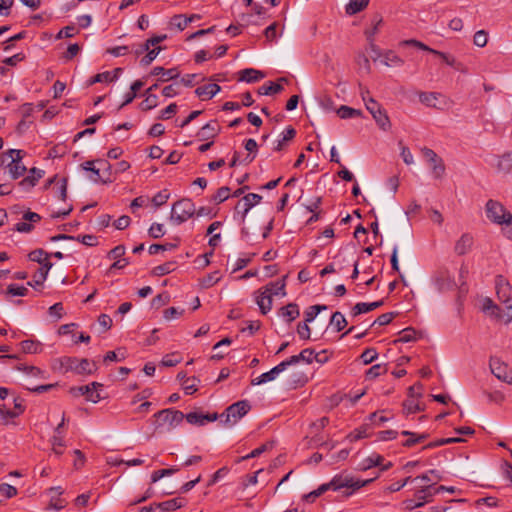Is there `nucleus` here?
<instances>
[{
    "mask_svg": "<svg viewBox=\"0 0 512 512\" xmlns=\"http://www.w3.org/2000/svg\"><path fill=\"white\" fill-rule=\"evenodd\" d=\"M54 369L62 373L73 371L77 374H91L97 367L94 362L88 359H78L76 357H62L55 361Z\"/></svg>",
    "mask_w": 512,
    "mask_h": 512,
    "instance_id": "obj_1",
    "label": "nucleus"
},
{
    "mask_svg": "<svg viewBox=\"0 0 512 512\" xmlns=\"http://www.w3.org/2000/svg\"><path fill=\"white\" fill-rule=\"evenodd\" d=\"M487 218L494 224L501 226L512 225V213L505 206L493 199H489L485 204Z\"/></svg>",
    "mask_w": 512,
    "mask_h": 512,
    "instance_id": "obj_2",
    "label": "nucleus"
},
{
    "mask_svg": "<svg viewBox=\"0 0 512 512\" xmlns=\"http://www.w3.org/2000/svg\"><path fill=\"white\" fill-rule=\"evenodd\" d=\"M373 479L360 480L355 479L348 475H336L334 476L330 482L324 483V486L327 487L328 490L338 491L342 488L351 489L350 492L346 493L347 496L351 495L354 491L360 489L361 487L366 486L371 483Z\"/></svg>",
    "mask_w": 512,
    "mask_h": 512,
    "instance_id": "obj_3",
    "label": "nucleus"
},
{
    "mask_svg": "<svg viewBox=\"0 0 512 512\" xmlns=\"http://www.w3.org/2000/svg\"><path fill=\"white\" fill-rule=\"evenodd\" d=\"M196 213L195 204L188 198L176 201L172 205L170 221L175 225H180L189 220Z\"/></svg>",
    "mask_w": 512,
    "mask_h": 512,
    "instance_id": "obj_4",
    "label": "nucleus"
},
{
    "mask_svg": "<svg viewBox=\"0 0 512 512\" xmlns=\"http://www.w3.org/2000/svg\"><path fill=\"white\" fill-rule=\"evenodd\" d=\"M153 417L155 418V429L166 426L168 430H171L183 421L184 414L179 410L163 409L155 413Z\"/></svg>",
    "mask_w": 512,
    "mask_h": 512,
    "instance_id": "obj_5",
    "label": "nucleus"
},
{
    "mask_svg": "<svg viewBox=\"0 0 512 512\" xmlns=\"http://www.w3.org/2000/svg\"><path fill=\"white\" fill-rule=\"evenodd\" d=\"M251 409L247 400H241L230 405L224 413L220 415L221 421L226 425H233Z\"/></svg>",
    "mask_w": 512,
    "mask_h": 512,
    "instance_id": "obj_6",
    "label": "nucleus"
},
{
    "mask_svg": "<svg viewBox=\"0 0 512 512\" xmlns=\"http://www.w3.org/2000/svg\"><path fill=\"white\" fill-rule=\"evenodd\" d=\"M435 488L433 484L424 485L415 493V498H419V502H415L413 499H407L403 501V506L406 510H413L416 508H420L431 501L432 497L437 494L435 492Z\"/></svg>",
    "mask_w": 512,
    "mask_h": 512,
    "instance_id": "obj_7",
    "label": "nucleus"
},
{
    "mask_svg": "<svg viewBox=\"0 0 512 512\" xmlns=\"http://www.w3.org/2000/svg\"><path fill=\"white\" fill-rule=\"evenodd\" d=\"M366 109L371 113L372 117L379 125V127L387 131L391 127V123L389 117L384 109H382L381 105L373 98H369L366 102Z\"/></svg>",
    "mask_w": 512,
    "mask_h": 512,
    "instance_id": "obj_8",
    "label": "nucleus"
},
{
    "mask_svg": "<svg viewBox=\"0 0 512 512\" xmlns=\"http://www.w3.org/2000/svg\"><path fill=\"white\" fill-rule=\"evenodd\" d=\"M400 46H413L415 48H418L420 50H423V51H427L429 53H432L434 55H437L439 56L440 58L443 59V61L449 65V66H454L455 63H456V60L454 57L450 56L449 54H446L444 52H441V51H438V50H435V49H432L430 48L429 46H427L426 44H424L423 42L421 41H418V40H415V39H408V40H403L399 43Z\"/></svg>",
    "mask_w": 512,
    "mask_h": 512,
    "instance_id": "obj_9",
    "label": "nucleus"
},
{
    "mask_svg": "<svg viewBox=\"0 0 512 512\" xmlns=\"http://www.w3.org/2000/svg\"><path fill=\"white\" fill-rule=\"evenodd\" d=\"M490 369L496 378L508 384H512V369H510L507 364L501 362L498 358H491Z\"/></svg>",
    "mask_w": 512,
    "mask_h": 512,
    "instance_id": "obj_10",
    "label": "nucleus"
},
{
    "mask_svg": "<svg viewBox=\"0 0 512 512\" xmlns=\"http://www.w3.org/2000/svg\"><path fill=\"white\" fill-rule=\"evenodd\" d=\"M272 286L266 285L256 292V303L262 314H267L272 308Z\"/></svg>",
    "mask_w": 512,
    "mask_h": 512,
    "instance_id": "obj_11",
    "label": "nucleus"
},
{
    "mask_svg": "<svg viewBox=\"0 0 512 512\" xmlns=\"http://www.w3.org/2000/svg\"><path fill=\"white\" fill-rule=\"evenodd\" d=\"M434 283L441 292L453 289L456 284L447 269H439L434 276Z\"/></svg>",
    "mask_w": 512,
    "mask_h": 512,
    "instance_id": "obj_12",
    "label": "nucleus"
},
{
    "mask_svg": "<svg viewBox=\"0 0 512 512\" xmlns=\"http://www.w3.org/2000/svg\"><path fill=\"white\" fill-rule=\"evenodd\" d=\"M23 220L15 225V230L21 233H29L33 229V223L39 222L41 216L38 213L27 211L23 215Z\"/></svg>",
    "mask_w": 512,
    "mask_h": 512,
    "instance_id": "obj_13",
    "label": "nucleus"
},
{
    "mask_svg": "<svg viewBox=\"0 0 512 512\" xmlns=\"http://www.w3.org/2000/svg\"><path fill=\"white\" fill-rule=\"evenodd\" d=\"M184 418L188 423L192 425H204L206 422H213L218 418L217 413L213 414H202L198 412H190L184 415Z\"/></svg>",
    "mask_w": 512,
    "mask_h": 512,
    "instance_id": "obj_14",
    "label": "nucleus"
},
{
    "mask_svg": "<svg viewBox=\"0 0 512 512\" xmlns=\"http://www.w3.org/2000/svg\"><path fill=\"white\" fill-rule=\"evenodd\" d=\"M153 76H160L159 81L167 82L179 78V71L177 68L165 69L161 66L154 67L151 72Z\"/></svg>",
    "mask_w": 512,
    "mask_h": 512,
    "instance_id": "obj_15",
    "label": "nucleus"
},
{
    "mask_svg": "<svg viewBox=\"0 0 512 512\" xmlns=\"http://www.w3.org/2000/svg\"><path fill=\"white\" fill-rule=\"evenodd\" d=\"M121 72H122L121 68H116L113 71H105L102 73H98L89 79L88 85H93L95 83H102V82H106V83L113 82L118 78V76Z\"/></svg>",
    "mask_w": 512,
    "mask_h": 512,
    "instance_id": "obj_16",
    "label": "nucleus"
},
{
    "mask_svg": "<svg viewBox=\"0 0 512 512\" xmlns=\"http://www.w3.org/2000/svg\"><path fill=\"white\" fill-rule=\"evenodd\" d=\"M221 90L220 86L216 83H209L198 87L195 90L196 95L202 100H209L214 97Z\"/></svg>",
    "mask_w": 512,
    "mask_h": 512,
    "instance_id": "obj_17",
    "label": "nucleus"
},
{
    "mask_svg": "<svg viewBox=\"0 0 512 512\" xmlns=\"http://www.w3.org/2000/svg\"><path fill=\"white\" fill-rule=\"evenodd\" d=\"M473 245V237L466 233L463 234L456 242L454 251L457 255L467 254Z\"/></svg>",
    "mask_w": 512,
    "mask_h": 512,
    "instance_id": "obj_18",
    "label": "nucleus"
},
{
    "mask_svg": "<svg viewBox=\"0 0 512 512\" xmlns=\"http://www.w3.org/2000/svg\"><path fill=\"white\" fill-rule=\"evenodd\" d=\"M53 264L51 262H45L44 266H41L38 271L34 274L33 280L29 281L27 284L31 287L42 286L44 281L47 278V275L52 268Z\"/></svg>",
    "mask_w": 512,
    "mask_h": 512,
    "instance_id": "obj_19",
    "label": "nucleus"
},
{
    "mask_svg": "<svg viewBox=\"0 0 512 512\" xmlns=\"http://www.w3.org/2000/svg\"><path fill=\"white\" fill-rule=\"evenodd\" d=\"M281 372H283V369L281 368L280 364H278L275 367H273L270 371L265 372L260 376L252 379L251 384L256 386L264 384L266 382L273 381Z\"/></svg>",
    "mask_w": 512,
    "mask_h": 512,
    "instance_id": "obj_20",
    "label": "nucleus"
},
{
    "mask_svg": "<svg viewBox=\"0 0 512 512\" xmlns=\"http://www.w3.org/2000/svg\"><path fill=\"white\" fill-rule=\"evenodd\" d=\"M220 131V127L217 121H211L205 124L198 132L200 140H208L217 136Z\"/></svg>",
    "mask_w": 512,
    "mask_h": 512,
    "instance_id": "obj_21",
    "label": "nucleus"
},
{
    "mask_svg": "<svg viewBox=\"0 0 512 512\" xmlns=\"http://www.w3.org/2000/svg\"><path fill=\"white\" fill-rule=\"evenodd\" d=\"M496 169L502 174H509L512 171V151L498 157Z\"/></svg>",
    "mask_w": 512,
    "mask_h": 512,
    "instance_id": "obj_22",
    "label": "nucleus"
},
{
    "mask_svg": "<svg viewBox=\"0 0 512 512\" xmlns=\"http://www.w3.org/2000/svg\"><path fill=\"white\" fill-rule=\"evenodd\" d=\"M264 78V74L253 68H246L239 72V81H245L247 83L257 82Z\"/></svg>",
    "mask_w": 512,
    "mask_h": 512,
    "instance_id": "obj_23",
    "label": "nucleus"
},
{
    "mask_svg": "<svg viewBox=\"0 0 512 512\" xmlns=\"http://www.w3.org/2000/svg\"><path fill=\"white\" fill-rule=\"evenodd\" d=\"M482 311L497 319H502L505 316L504 313H501V309L494 304L490 298H484L482 300Z\"/></svg>",
    "mask_w": 512,
    "mask_h": 512,
    "instance_id": "obj_24",
    "label": "nucleus"
},
{
    "mask_svg": "<svg viewBox=\"0 0 512 512\" xmlns=\"http://www.w3.org/2000/svg\"><path fill=\"white\" fill-rule=\"evenodd\" d=\"M382 63L387 67H399L404 64V60L400 58L393 50L383 52Z\"/></svg>",
    "mask_w": 512,
    "mask_h": 512,
    "instance_id": "obj_25",
    "label": "nucleus"
},
{
    "mask_svg": "<svg viewBox=\"0 0 512 512\" xmlns=\"http://www.w3.org/2000/svg\"><path fill=\"white\" fill-rule=\"evenodd\" d=\"M81 167L85 171L92 172V174H93L91 176V180L92 181H94V182H102V183L111 182V179L109 177L105 179V178H103L101 176L100 169L94 167V161H86V162L81 164Z\"/></svg>",
    "mask_w": 512,
    "mask_h": 512,
    "instance_id": "obj_26",
    "label": "nucleus"
},
{
    "mask_svg": "<svg viewBox=\"0 0 512 512\" xmlns=\"http://www.w3.org/2000/svg\"><path fill=\"white\" fill-rule=\"evenodd\" d=\"M185 505L184 498H174L157 504V507L162 511H174Z\"/></svg>",
    "mask_w": 512,
    "mask_h": 512,
    "instance_id": "obj_27",
    "label": "nucleus"
},
{
    "mask_svg": "<svg viewBox=\"0 0 512 512\" xmlns=\"http://www.w3.org/2000/svg\"><path fill=\"white\" fill-rule=\"evenodd\" d=\"M280 314L282 317L287 318L288 322H292L300 315V311L297 304L289 303L280 309Z\"/></svg>",
    "mask_w": 512,
    "mask_h": 512,
    "instance_id": "obj_28",
    "label": "nucleus"
},
{
    "mask_svg": "<svg viewBox=\"0 0 512 512\" xmlns=\"http://www.w3.org/2000/svg\"><path fill=\"white\" fill-rule=\"evenodd\" d=\"M440 96L441 94L436 92H421L419 100L428 107L438 108L437 101Z\"/></svg>",
    "mask_w": 512,
    "mask_h": 512,
    "instance_id": "obj_29",
    "label": "nucleus"
},
{
    "mask_svg": "<svg viewBox=\"0 0 512 512\" xmlns=\"http://www.w3.org/2000/svg\"><path fill=\"white\" fill-rule=\"evenodd\" d=\"M261 200H262V196L259 194H256V193H249V194L245 195L242 199L244 216L249 212V210L253 206L260 203Z\"/></svg>",
    "mask_w": 512,
    "mask_h": 512,
    "instance_id": "obj_30",
    "label": "nucleus"
},
{
    "mask_svg": "<svg viewBox=\"0 0 512 512\" xmlns=\"http://www.w3.org/2000/svg\"><path fill=\"white\" fill-rule=\"evenodd\" d=\"M368 4L369 0H350L346 5V13L348 15H354L365 9Z\"/></svg>",
    "mask_w": 512,
    "mask_h": 512,
    "instance_id": "obj_31",
    "label": "nucleus"
},
{
    "mask_svg": "<svg viewBox=\"0 0 512 512\" xmlns=\"http://www.w3.org/2000/svg\"><path fill=\"white\" fill-rule=\"evenodd\" d=\"M24 353L37 354L42 351V344L35 340H24L20 343Z\"/></svg>",
    "mask_w": 512,
    "mask_h": 512,
    "instance_id": "obj_32",
    "label": "nucleus"
},
{
    "mask_svg": "<svg viewBox=\"0 0 512 512\" xmlns=\"http://www.w3.org/2000/svg\"><path fill=\"white\" fill-rule=\"evenodd\" d=\"M296 135V130L293 127H288L284 133L282 139L277 141L276 146L274 147V150L281 151L285 148L287 143L291 141Z\"/></svg>",
    "mask_w": 512,
    "mask_h": 512,
    "instance_id": "obj_33",
    "label": "nucleus"
},
{
    "mask_svg": "<svg viewBox=\"0 0 512 512\" xmlns=\"http://www.w3.org/2000/svg\"><path fill=\"white\" fill-rule=\"evenodd\" d=\"M49 256L50 255L43 249H35L28 254L30 261L37 262L41 264V266H44L45 262H50L48 259Z\"/></svg>",
    "mask_w": 512,
    "mask_h": 512,
    "instance_id": "obj_34",
    "label": "nucleus"
},
{
    "mask_svg": "<svg viewBox=\"0 0 512 512\" xmlns=\"http://www.w3.org/2000/svg\"><path fill=\"white\" fill-rule=\"evenodd\" d=\"M282 90H283V86L281 84L274 83V82H267L259 88L258 92L261 95H272V94L279 93Z\"/></svg>",
    "mask_w": 512,
    "mask_h": 512,
    "instance_id": "obj_35",
    "label": "nucleus"
},
{
    "mask_svg": "<svg viewBox=\"0 0 512 512\" xmlns=\"http://www.w3.org/2000/svg\"><path fill=\"white\" fill-rule=\"evenodd\" d=\"M337 115L341 119H349V118H354V117L361 116L362 112H361V110H357V109L351 108L349 106L342 105L337 110Z\"/></svg>",
    "mask_w": 512,
    "mask_h": 512,
    "instance_id": "obj_36",
    "label": "nucleus"
},
{
    "mask_svg": "<svg viewBox=\"0 0 512 512\" xmlns=\"http://www.w3.org/2000/svg\"><path fill=\"white\" fill-rule=\"evenodd\" d=\"M330 325L333 326L337 332L343 330L347 325V320L341 312H335L330 319Z\"/></svg>",
    "mask_w": 512,
    "mask_h": 512,
    "instance_id": "obj_37",
    "label": "nucleus"
},
{
    "mask_svg": "<svg viewBox=\"0 0 512 512\" xmlns=\"http://www.w3.org/2000/svg\"><path fill=\"white\" fill-rule=\"evenodd\" d=\"M144 96L145 99L140 104V107L143 111H148L158 106L157 95L145 92Z\"/></svg>",
    "mask_w": 512,
    "mask_h": 512,
    "instance_id": "obj_38",
    "label": "nucleus"
},
{
    "mask_svg": "<svg viewBox=\"0 0 512 512\" xmlns=\"http://www.w3.org/2000/svg\"><path fill=\"white\" fill-rule=\"evenodd\" d=\"M9 173L13 179L21 177L27 170L22 162H10L8 164Z\"/></svg>",
    "mask_w": 512,
    "mask_h": 512,
    "instance_id": "obj_39",
    "label": "nucleus"
},
{
    "mask_svg": "<svg viewBox=\"0 0 512 512\" xmlns=\"http://www.w3.org/2000/svg\"><path fill=\"white\" fill-rule=\"evenodd\" d=\"M403 410L406 414H412L423 410L417 399L410 398L403 402Z\"/></svg>",
    "mask_w": 512,
    "mask_h": 512,
    "instance_id": "obj_40",
    "label": "nucleus"
},
{
    "mask_svg": "<svg viewBox=\"0 0 512 512\" xmlns=\"http://www.w3.org/2000/svg\"><path fill=\"white\" fill-rule=\"evenodd\" d=\"M189 23H191V18H187L182 14L174 15L170 21V25L176 27L180 31L184 30Z\"/></svg>",
    "mask_w": 512,
    "mask_h": 512,
    "instance_id": "obj_41",
    "label": "nucleus"
},
{
    "mask_svg": "<svg viewBox=\"0 0 512 512\" xmlns=\"http://www.w3.org/2000/svg\"><path fill=\"white\" fill-rule=\"evenodd\" d=\"M221 279V275H220V272L219 271H214L210 274H208L207 276H205L204 278L201 279L200 281V285L202 288H210L212 287L214 284L218 283Z\"/></svg>",
    "mask_w": 512,
    "mask_h": 512,
    "instance_id": "obj_42",
    "label": "nucleus"
},
{
    "mask_svg": "<svg viewBox=\"0 0 512 512\" xmlns=\"http://www.w3.org/2000/svg\"><path fill=\"white\" fill-rule=\"evenodd\" d=\"M384 458L381 455L373 454L362 462V469L367 470L375 466H381Z\"/></svg>",
    "mask_w": 512,
    "mask_h": 512,
    "instance_id": "obj_43",
    "label": "nucleus"
},
{
    "mask_svg": "<svg viewBox=\"0 0 512 512\" xmlns=\"http://www.w3.org/2000/svg\"><path fill=\"white\" fill-rule=\"evenodd\" d=\"M179 245V239L176 238L175 243H165V244H152L149 247V253L151 255L157 254L159 251H167L177 248Z\"/></svg>",
    "mask_w": 512,
    "mask_h": 512,
    "instance_id": "obj_44",
    "label": "nucleus"
},
{
    "mask_svg": "<svg viewBox=\"0 0 512 512\" xmlns=\"http://www.w3.org/2000/svg\"><path fill=\"white\" fill-rule=\"evenodd\" d=\"M175 266H176L175 262H166L162 265L154 267L152 270V273L155 276H164V275L169 274L172 271H174Z\"/></svg>",
    "mask_w": 512,
    "mask_h": 512,
    "instance_id": "obj_45",
    "label": "nucleus"
},
{
    "mask_svg": "<svg viewBox=\"0 0 512 512\" xmlns=\"http://www.w3.org/2000/svg\"><path fill=\"white\" fill-rule=\"evenodd\" d=\"M44 172L38 171V176H34L33 174L25 177L23 180L19 182V185L23 187L24 189H29L31 187H34L38 180L42 178Z\"/></svg>",
    "mask_w": 512,
    "mask_h": 512,
    "instance_id": "obj_46",
    "label": "nucleus"
},
{
    "mask_svg": "<svg viewBox=\"0 0 512 512\" xmlns=\"http://www.w3.org/2000/svg\"><path fill=\"white\" fill-rule=\"evenodd\" d=\"M52 444L53 452L60 456L63 454V448L65 446L64 436H53L50 440Z\"/></svg>",
    "mask_w": 512,
    "mask_h": 512,
    "instance_id": "obj_47",
    "label": "nucleus"
},
{
    "mask_svg": "<svg viewBox=\"0 0 512 512\" xmlns=\"http://www.w3.org/2000/svg\"><path fill=\"white\" fill-rule=\"evenodd\" d=\"M417 332L413 328H406L400 332V337L396 342L407 343L416 340Z\"/></svg>",
    "mask_w": 512,
    "mask_h": 512,
    "instance_id": "obj_48",
    "label": "nucleus"
},
{
    "mask_svg": "<svg viewBox=\"0 0 512 512\" xmlns=\"http://www.w3.org/2000/svg\"><path fill=\"white\" fill-rule=\"evenodd\" d=\"M181 359L182 358L179 354H176V353L167 354L163 357L161 364L165 367H173V366L177 365L178 363H180Z\"/></svg>",
    "mask_w": 512,
    "mask_h": 512,
    "instance_id": "obj_49",
    "label": "nucleus"
},
{
    "mask_svg": "<svg viewBox=\"0 0 512 512\" xmlns=\"http://www.w3.org/2000/svg\"><path fill=\"white\" fill-rule=\"evenodd\" d=\"M488 42V34L485 30L477 31L473 36V43L478 47L486 46Z\"/></svg>",
    "mask_w": 512,
    "mask_h": 512,
    "instance_id": "obj_50",
    "label": "nucleus"
},
{
    "mask_svg": "<svg viewBox=\"0 0 512 512\" xmlns=\"http://www.w3.org/2000/svg\"><path fill=\"white\" fill-rule=\"evenodd\" d=\"M169 197H170V194H169L168 190L164 189V190L158 192L153 197L152 202L156 207H160L168 201Z\"/></svg>",
    "mask_w": 512,
    "mask_h": 512,
    "instance_id": "obj_51",
    "label": "nucleus"
},
{
    "mask_svg": "<svg viewBox=\"0 0 512 512\" xmlns=\"http://www.w3.org/2000/svg\"><path fill=\"white\" fill-rule=\"evenodd\" d=\"M441 479L442 477L437 470H430L427 473L417 476L414 480H421L428 483L432 480L439 481Z\"/></svg>",
    "mask_w": 512,
    "mask_h": 512,
    "instance_id": "obj_52",
    "label": "nucleus"
},
{
    "mask_svg": "<svg viewBox=\"0 0 512 512\" xmlns=\"http://www.w3.org/2000/svg\"><path fill=\"white\" fill-rule=\"evenodd\" d=\"M161 49V47H157L151 50H146L147 54L141 59V64L144 66L150 65L151 62L157 57Z\"/></svg>",
    "mask_w": 512,
    "mask_h": 512,
    "instance_id": "obj_53",
    "label": "nucleus"
},
{
    "mask_svg": "<svg viewBox=\"0 0 512 512\" xmlns=\"http://www.w3.org/2000/svg\"><path fill=\"white\" fill-rule=\"evenodd\" d=\"M230 189L226 186L221 187L217 190L216 194L213 196V201L215 203H222L223 201L229 198Z\"/></svg>",
    "mask_w": 512,
    "mask_h": 512,
    "instance_id": "obj_54",
    "label": "nucleus"
},
{
    "mask_svg": "<svg viewBox=\"0 0 512 512\" xmlns=\"http://www.w3.org/2000/svg\"><path fill=\"white\" fill-rule=\"evenodd\" d=\"M180 93L179 91V83L175 82L173 84L167 85L162 89V94L167 97L171 98Z\"/></svg>",
    "mask_w": 512,
    "mask_h": 512,
    "instance_id": "obj_55",
    "label": "nucleus"
},
{
    "mask_svg": "<svg viewBox=\"0 0 512 512\" xmlns=\"http://www.w3.org/2000/svg\"><path fill=\"white\" fill-rule=\"evenodd\" d=\"M327 491V487L324 484L320 485L316 490L304 495V500L307 502H314L315 499Z\"/></svg>",
    "mask_w": 512,
    "mask_h": 512,
    "instance_id": "obj_56",
    "label": "nucleus"
},
{
    "mask_svg": "<svg viewBox=\"0 0 512 512\" xmlns=\"http://www.w3.org/2000/svg\"><path fill=\"white\" fill-rule=\"evenodd\" d=\"M7 293L13 296H26L28 294V289L24 286H16L15 284H10L7 287Z\"/></svg>",
    "mask_w": 512,
    "mask_h": 512,
    "instance_id": "obj_57",
    "label": "nucleus"
},
{
    "mask_svg": "<svg viewBox=\"0 0 512 512\" xmlns=\"http://www.w3.org/2000/svg\"><path fill=\"white\" fill-rule=\"evenodd\" d=\"M394 317H395V314L393 312L381 314L380 316H378L376 318V320L372 323L371 326L376 325V324L379 326L387 325L393 320Z\"/></svg>",
    "mask_w": 512,
    "mask_h": 512,
    "instance_id": "obj_58",
    "label": "nucleus"
},
{
    "mask_svg": "<svg viewBox=\"0 0 512 512\" xmlns=\"http://www.w3.org/2000/svg\"><path fill=\"white\" fill-rule=\"evenodd\" d=\"M165 234L163 224L153 223L149 228V235L152 238L158 239Z\"/></svg>",
    "mask_w": 512,
    "mask_h": 512,
    "instance_id": "obj_59",
    "label": "nucleus"
},
{
    "mask_svg": "<svg viewBox=\"0 0 512 512\" xmlns=\"http://www.w3.org/2000/svg\"><path fill=\"white\" fill-rule=\"evenodd\" d=\"M125 251L126 249L123 245H118L109 251L107 257L113 260L123 259L122 257L125 255Z\"/></svg>",
    "mask_w": 512,
    "mask_h": 512,
    "instance_id": "obj_60",
    "label": "nucleus"
},
{
    "mask_svg": "<svg viewBox=\"0 0 512 512\" xmlns=\"http://www.w3.org/2000/svg\"><path fill=\"white\" fill-rule=\"evenodd\" d=\"M177 108L178 107H177L176 103H171L170 105H168L165 109H163L161 111V114L158 118L162 119V120H167V119L171 118L173 115L176 114Z\"/></svg>",
    "mask_w": 512,
    "mask_h": 512,
    "instance_id": "obj_61",
    "label": "nucleus"
},
{
    "mask_svg": "<svg viewBox=\"0 0 512 512\" xmlns=\"http://www.w3.org/2000/svg\"><path fill=\"white\" fill-rule=\"evenodd\" d=\"M378 354L375 349L368 348L360 356L364 364H369L377 358Z\"/></svg>",
    "mask_w": 512,
    "mask_h": 512,
    "instance_id": "obj_62",
    "label": "nucleus"
},
{
    "mask_svg": "<svg viewBox=\"0 0 512 512\" xmlns=\"http://www.w3.org/2000/svg\"><path fill=\"white\" fill-rule=\"evenodd\" d=\"M196 382H197V379L195 377H193V378H186L182 382L183 389L185 390V392L187 394H192L195 391H197Z\"/></svg>",
    "mask_w": 512,
    "mask_h": 512,
    "instance_id": "obj_63",
    "label": "nucleus"
},
{
    "mask_svg": "<svg viewBox=\"0 0 512 512\" xmlns=\"http://www.w3.org/2000/svg\"><path fill=\"white\" fill-rule=\"evenodd\" d=\"M386 372V368L380 364L372 366L366 373L367 378L374 379Z\"/></svg>",
    "mask_w": 512,
    "mask_h": 512,
    "instance_id": "obj_64",
    "label": "nucleus"
}]
</instances>
